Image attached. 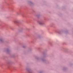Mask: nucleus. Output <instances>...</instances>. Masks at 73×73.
<instances>
[{"label": "nucleus", "mask_w": 73, "mask_h": 73, "mask_svg": "<svg viewBox=\"0 0 73 73\" xmlns=\"http://www.w3.org/2000/svg\"><path fill=\"white\" fill-rule=\"evenodd\" d=\"M38 23L40 25H43V24H44V22H43L42 21H38Z\"/></svg>", "instance_id": "1"}, {"label": "nucleus", "mask_w": 73, "mask_h": 73, "mask_svg": "<svg viewBox=\"0 0 73 73\" xmlns=\"http://www.w3.org/2000/svg\"><path fill=\"white\" fill-rule=\"evenodd\" d=\"M28 73H31V71L30 70H29L28 71Z\"/></svg>", "instance_id": "2"}, {"label": "nucleus", "mask_w": 73, "mask_h": 73, "mask_svg": "<svg viewBox=\"0 0 73 73\" xmlns=\"http://www.w3.org/2000/svg\"><path fill=\"white\" fill-rule=\"evenodd\" d=\"M14 22H15V23H17V21H15Z\"/></svg>", "instance_id": "3"}]
</instances>
